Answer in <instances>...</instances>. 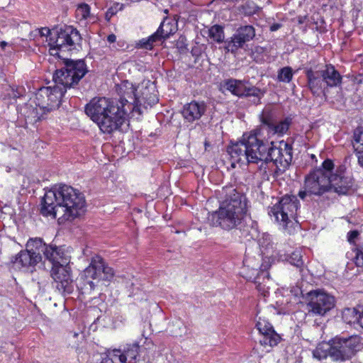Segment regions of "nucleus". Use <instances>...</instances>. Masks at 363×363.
I'll return each instance as SVG.
<instances>
[{
    "label": "nucleus",
    "mask_w": 363,
    "mask_h": 363,
    "mask_svg": "<svg viewBox=\"0 0 363 363\" xmlns=\"http://www.w3.org/2000/svg\"><path fill=\"white\" fill-rule=\"evenodd\" d=\"M250 162L257 164L259 161L267 163L269 150L271 146L268 141L260 137V130L256 129L242 135Z\"/></svg>",
    "instance_id": "nucleus-9"
},
{
    "label": "nucleus",
    "mask_w": 363,
    "mask_h": 363,
    "mask_svg": "<svg viewBox=\"0 0 363 363\" xmlns=\"http://www.w3.org/2000/svg\"><path fill=\"white\" fill-rule=\"evenodd\" d=\"M268 265L262 264L259 269L249 268V267H244L240 272L241 275L246 279L247 281H251L256 285L257 289L266 296L268 292V287L265 284H262L260 279H263L264 281L266 279L268 280L269 277V273L267 271Z\"/></svg>",
    "instance_id": "nucleus-17"
},
{
    "label": "nucleus",
    "mask_w": 363,
    "mask_h": 363,
    "mask_svg": "<svg viewBox=\"0 0 363 363\" xmlns=\"http://www.w3.org/2000/svg\"><path fill=\"white\" fill-rule=\"evenodd\" d=\"M208 36L216 43H222L224 40L223 28L219 25L211 26L208 30Z\"/></svg>",
    "instance_id": "nucleus-36"
},
{
    "label": "nucleus",
    "mask_w": 363,
    "mask_h": 363,
    "mask_svg": "<svg viewBox=\"0 0 363 363\" xmlns=\"http://www.w3.org/2000/svg\"><path fill=\"white\" fill-rule=\"evenodd\" d=\"M50 93V86H43L38 89L35 94V104L39 106L40 109L44 111H48V106H47V99L49 97Z\"/></svg>",
    "instance_id": "nucleus-34"
},
{
    "label": "nucleus",
    "mask_w": 363,
    "mask_h": 363,
    "mask_svg": "<svg viewBox=\"0 0 363 363\" xmlns=\"http://www.w3.org/2000/svg\"><path fill=\"white\" fill-rule=\"evenodd\" d=\"M14 267L18 269H26L34 267L39 263V257L33 255L26 249L20 251L13 259H11Z\"/></svg>",
    "instance_id": "nucleus-24"
},
{
    "label": "nucleus",
    "mask_w": 363,
    "mask_h": 363,
    "mask_svg": "<svg viewBox=\"0 0 363 363\" xmlns=\"http://www.w3.org/2000/svg\"><path fill=\"white\" fill-rule=\"evenodd\" d=\"M354 262L357 267H363V249L356 248L354 250Z\"/></svg>",
    "instance_id": "nucleus-44"
},
{
    "label": "nucleus",
    "mask_w": 363,
    "mask_h": 363,
    "mask_svg": "<svg viewBox=\"0 0 363 363\" xmlns=\"http://www.w3.org/2000/svg\"><path fill=\"white\" fill-rule=\"evenodd\" d=\"M319 70L328 88L337 87L341 84L342 77L333 65H325Z\"/></svg>",
    "instance_id": "nucleus-26"
},
{
    "label": "nucleus",
    "mask_w": 363,
    "mask_h": 363,
    "mask_svg": "<svg viewBox=\"0 0 363 363\" xmlns=\"http://www.w3.org/2000/svg\"><path fill=\"white\" fill-rule=\"evenodd\" d=\"M41 37H46L51 55L61 57V53L77 49L81 42L79 31L72 26H64L60 29L50 30L47 27L38 29Z\"/></svg>",
    "instance_id": "nucleus-4"
},
{
    "label": "nucleus",
    "mask_w": 363,
    "mask_h": 363,
    "mask_svg": "<svg viewBox=\"0 0 363 363\" xmlns=\"http://www.w3.org/2000/svg\"><path fill=\"white\" fill-rule=\"evenodd\" d=\"M67 88L60 84H56L54 86H50V93L49 97L47 99V106H48V111H51L57 108L60 104L61 99L66 92Z\"/></svg>",
    "instance_id": "nucleus-27"
},
{
    "label": "nucleus",
    "mask_w": 363,
    "mask_h": 363,
    "mask_svg": "<svg viewBox=\"0 0 363 363\" xmlns=\"http://www.w3.org/2000/svg\"><path fill=\"white\" fill-rule=\"evenodd\" d=\"M100 363H126V357L121 354V350H108Z\"/></svg>",
    "instance_id": "nucleus-31"
},
{
    "label": "nucleus",
    "mask_w": 363,
    "mask_h": 363,
    "mask_svg": "<svg viewBox=\"0 0 363 363\" xmlns=\"http://www.w3.org/2000/svg\"><path fill=\"white\" fill-rule=\"evenodd\" d=\"M357 157L358 164L363 168V151H354Z\"/></svg>",
    "instance_id": "nucleus-45"
},
{
    "label": "nucleus",
    "mask_w": 363,
    "mask_h": 363,
    "mask_svg": "<svg viewBox=\"0 0 363 363\" xmlns=\"http://www.w3.org/2000/svg\"><path fill=\"white\" fill-rule=\"evenodd\" d=\"M244 81L230 78L225 79L221 83V86L232 94L242 97L244 93Z\"/></svg>",
    "instance_id": "nucleus-30"
},
{
    "label": "nucleus",
    "mask_w": 363,
    "mask_h": 363,
    "mask_svg": "<svg viewBox=\"0 0 363 363\" xmlns=\"http://www.w3.org/2000/svg\"><path fill=\"white\" fill-rule=\"evenodd\" d=\"M307 195H310V194H309V192L306 189L304 191H300L298 193L299 197L302 199H304Z\"/></svg>",
    "instance_id": "nucleus-48"
},
{
    "label": "nucleus",
    "mask_w": 363,
    "mask_h": 363,
    "mask_svg": "<svg viewBox=\"0 0 363 363\" xmlns=\"http://www.w3.org/2000/svg\"><path fill=\"white\" fill-rule=\"evenodd\" d=\"M294 72L291 67H284L278 71L277 79L279 82L289 83L293 78Z\"/></svg>",
    "instance_id": "nucleus-39"
},
{
    "label": "nucleus",
    "mask_w": 363,
    "mask_h": 363,
    "mask_svg": "<svg viewBox=\"0 0 363 363\" xmlns=\"http://www.w3.org/2000/svg\"><path fill=\"white\" fill-rule=\"evenodd\" d=\"M135 283L133 281V280L132 281H127L126 282V287L127 288H130V289H133L134 288V286H135Z\"/></svg>",
    "instance_id": "nucleus-51"
},
{
    "label": "nucleus",
    "mask_w": 363,
    "mask_h": 363,
    "mask_svg": "<svg viewBox=\"0 0 363 363\" xmlns=\"http://www.w3.org/2000/svg\"><path fill=\"white\" fill-rule=\"evenodd\" d=\"M45 258L52 263V267L67 264L71 258L69 247L48 245Z\"/></svg>",
    "instance_id": "nucleus-19"
},
{
    "label": "nucleus",
    "mask_w": 363,
    "mask_h": 363,
    "mask_svg": "<svg viewBox=\"0 0 363 363\" xmlns=\"http://www.w3.org/2000/svg\"><path fill=\"white\" fill-rule=\"evenodd\" d=\"M307 18L306 16H299L297 17V21L299 24H303L306 22Z\"/></svg>",
    "instance_id": "nucleus-50"
},
{
    "label": "nucleus",
    "mask_w": 363,
    "mask_h": 363,
    "mask_svg": "<svg viewBox=\"0 0 363 363\" xmlns=\"http://www.w3.org/2000/svg\"><path fill=\"white\" fill-rule=\"evenodd\" d=\"M117 91L119 99L94 97L84 108L86 114L106 134L119 130L130 116H140L144 108L159 101L156 86L150 80L137 85L123 82Z\"/></svg>",
    "instance_id": "nucleus-1"
},
{
    "label": "nucleus",
    "mask_w": 363,
    "mask_h": 363,
    "mask_svg": "<svg viewBox=\"0 0 363 363\" xmlns=\"http://www.w3.org/2000/svg\"><path fill=\"white\" fill-rule=\"evenodd\" d=\"M256 328L261 334L259 342L262 345L274 347L281 340L280 335L276 333L272 325L266 319L259 318Z\"/></svg>",
    "instance_id": "nucleus-18"
},
{
    "label": "nucleus",
    "mask_w": 363,
    "mask_h": 363,
    "mask_svg": "<svg viewBox=\"0 0 363 363\" xmlns=\"http://www.w3.org/2000/svg\"><path fill=\"white\" fill-rule=\"evenodd\" d=\"M177 30V25L174 20L165 17L160 23L155 34H157L160 40L168 38Z\"/></svg>",
    "instance_id": "nucleus-28"
},
{
    "label": "nucleus",
    "mask_w": 363,
    "mask_h": 363,
    "mask_svg": "<svg viewBox=\"0 0 363 363\" xmlns=\"http://www.w3.org/2000/svg\"><path fill=\"white\" fill-rule=\"evenodd\" d=\"M334 168V164L332 160L327 159L323 161L320 168L315 169V170H320L328 177H331L334 174H332Z\"/></svg>",
    "instance_id": "nucleus-41"
},
{
    "label": "nucleus",
    "mask_w": 363,
    "mask_h": 363,
    "mask_svg": "<svg viewBox=\"0 0 363 363\" xmlns=\"http://www.w3.org/2000/svg\"><path fill=\"white\" fill-rule=\"evenodd\" d=\"M107 40L110 43H115L116 40V36L114 34L108 35L107 37Z\"/></svg>",
    "instance_id": "nucleus-49"
},
{
    "label": "nucleus",
    "mask_w": 363,
    "mask_h": 363,
    "mask_svg": "<svg viewBox=\"0 0 363 363\" xmlns=\"http://www.w3.org/2000/svg\"><path fill=\"white\" fill-rule=\"evenodd\" d=\"M139 343L135 342L132 344H127L123 349V352L121 351V354L126 357V361L129 359V363H135L139 356Z\"/></svg>",
    "instance_id": "nucleus-33"
},
{
    "label": "nucleus",
    "mask_w": 363,
    "mask_h": 363,
    "mask_svg": "<svg viewBox=\"0 0 363 363\" xmlns=\"http://www.w3.org/2000/svg\"><path fill=\"white\" fill-rule=\"evenodd\" d=\"M281 25L280 23H273L270 26V30L271 31H276L279 30L281 28Z\"/></svg>",
    "instance_id": "nucleus-47"
},
{
    "label": "nucleus",
    "mask_w": 363,
    "mask_h": 363,
    "mask_svg": "<svg viewBox=\"0 0 363 363\" xmlns=\"http://www.w3.org/2000/svg\"><path fill=\"white\" fill-rule=\"evenodd\" d=\"M115 275L114 270L99 255L91 258L89 265L83 271L77 287L82 294H91L99 281L110 282Z\"/></svg>",
    "instance_id": "nucleus-5"
},
{
    "label": "nucleus",
    "mask_w": 363,
    "mask_h": 363,
    "mask_svg": "<svg viewBox=\"0 0 363 363\" xmlns=\"http://www.w3.org/2000/svg\"><path fill=\"white\" fill-rule=\"evenodd\" d=\"M255 36V30L252 26H240L236 33L226 42L225 49L232 53H235L239 48L243 47L245 43L252 40Z\"/></svg>",
    "instance_id": "nucleus-16"
},
{
    "label": "nucleus",
    "mask_w": 363,
    "mask_h": 363,
    "mask_svg": "<svg viewBox=\"0 0 363 363\" xmlns=\"http://www.w3.org/2000/svg\"><path fill=\"white\" fill-rule=\"evenodd\" d=\"M361 313L355 308H347L342 311V319L347 324H359Z\"/></svg>",
    "instance_id": "nucleus-35"
},
{
    "label": "nucleus",
    "mask_w": 363,
    "mask_h": 363,
    "mask_svg": "<svg viewBox=\"0 0 363 363\" xmlns=\"http://www.w3.org/2000/svg\"><path fill=\"white\" fill-rule=\"evenodd\" d=\"M352 184L350 178L345 177L342 173H336L330 177V191L333 189L339 195L347 194Z\"/></svg>",
    "instance_id": "nucleus-23"
},
{
    "label": "nucleus",
    "mask_w": 363,
    "mask_h": 363,
    "mask_svg": "<svg viewBox=\"0 0 363 363\" xmlns=\"http://www.w3.org/2000/svg\"><path fill=\"white\" fill-rule=\"evenodd\" d=\"M227 152L230 157V165L233 168L235 167L236 164L251 163V162H250V157H248V152H247L243 138H242L241 140L234 143H232L228 145L227 147Z\"/></svg>",
    "instance_id": "nucleus-20"
},
{
    "label": "nucleus",
    "mask_w": 363,
    "mask_h": 363,
    "mask_svg": "<svg viewBox=\"0 0 363 363\" xmlns=\"http://www.w3.org/2000/svg\"><path fill=\"white\" fill-rule=\"evenodd\" d=\"M48 245H46L43 239L35 238H30L26 243V250L33 255L39 257V262L42 260V254L45 257V250Z\"/></svg>",
    "instance_id": "nucleus-29"
},
{
    "label": "nucleus",
    "mask_w": 363,
    "mask_h": 363,
    "mask_svg": "<svg viewBox=\"0 0 363 363\" xmlns=\"http://www.w3.org/2000/svg\"><path fill=\"white\" fill-rule=\"evenodd\" d=\"M6 45H7V43L5 41H2L0 43V45L2 48H4Z\"/></svg>",
    "instance_id": "nucleus-54"
},
{
    "label": "nucleus",
    "mask_w": 363,
    "mask_h": 363,
    "mask_svg": "<svg viewBox=\"0 0 363 363\" xmlns=\"http://www.w3.org/2000/svg\"><path fill=\"white\" fill-rule=\"evenodd\" d=\"M90 6L85 3L78 5L76 9V16L80 20H86L90 16Z\"/></svg>",
    "instance_id": "nucleus-40"
},
{
    "label": "nucleus",
    "mask_w": 363,
    "mask_h": 363,
    "mask_svg": "<svg viewBox=\"0 0 363 363\" xmlns=\"http://www.w3.org/2000/svg\"><path fill=\"white\" fill-rule=\"evenodd\" d=\"M160 38L157 36V34L154 33L148 38H143L138 42L136 43V47L138 48L145 49V50H152L153 48V44L156 41H159Z\"/></svg>",
    "instance_id": "nucleus-37"
},
{
    "label": "nucleus",
    "mask_w": 363,
    "mask_h": 363,
    "mask_svg": "<svg viewBox=\"0 0 363 363\" xmlns=\"http://www.w3.org/2000/svg\"><path fill=\"white\" fill-rule=\"evenodd\" d=\"M308 87L314 96H320L322 94L325 95L328 90L323 77L321 76L320 70L314 71L312 69H307L306 72Z\"/></svg>",
    "instance_id": "nucleus-21"
},
{
    "label": "nucleus",
    "mask_w": 363,
    "mask_h": 363,
    "mask_svg": "<svg viewBox=\"0 0 363 363\" xmlns=\"http://www.w3.org/2000/svg\"><path fill=\"white\" fill-rule=\"evenodd\" d=\"M235 229L239 230L241 233L240 236L246 238L247 240L256 239L258 237L257 223L250 217H248L247 213L244 216L240 225L236 227Z\"/></svg>",
    "instance_id": "nucleus-25"
},
{
    "label": "nucleus",
    "mask_w": 363,
    "mask_h": 363,
    "mask_svg": "<svg viewBox=\"0 0 363 363\" xmlns=\"http://www.w3.org/2000/svg\"><path fill=\"white\" fill-rule=\"evenodd\" d=\"M261 129L267 130L269 135L281 136L289 128L291 119L289 118L277 123L269 111H264L260 115Z\"/></svg>",
    "instance_id": "nucleus-15"
},
{
    "label": "nucleus",
    "mask_w": 363,
    "mask_h": 363,
    "mask_svg": "<svg viewBox=\"0 0 363 363\" xmlns=\"http://www.w3.org/2000/svg\"><path fill=\"white\" fill-rule=\"evenodd\" d=\"M353 147L354 151H363V127L357 128L353 133Z\"/></svg>",
    "instance_id": "nucleus-38"
},
{
    "label": "nucleus",
    "mask_w": 363,
    "mask_h": 363,
    "mask_svg": "<svg viewBox=\"0 0 363 363\" xmlns=\"http://www.w3.org/2000/svg\"><path fill=\"white\" fill-rule=\"evenodd\" d=\"M348 240L351 242L357 238L359 233L357 230H352L348 233Z\"/></svg>",
    "instance_id": "nucleus-46"
},
{
    "label": "nucleus",
    "mask_w": 363,
    "mask_h": 363,
    "mask_svg": "<svg viewBox=\"0 0 363 363\" xmlns=\"http://www.w3.org/2000/svg\"><path fill=\"white\" fill-rule=\"evenodd\" d=\"M51 276L56 289L62 294H70L74 291V283L71 277V269L67 264L52 267Z\"/></svg>",
    "instance_id": "nucleus-13"
},
{
    "label": "nucleus",
    "mask_w": 363,
    "mask_h": 363,
    "mask_svg": "<svg viewBox=\"0 0 363 363\" xmlns=\"http://www.w3.org/2000/svg\"><path fill=\"white\" fill-rule=\"evenodd\" d=\"M243 92V96H255L259 99L263 96L261 89L255 86H247L245 83L244 84Z\"/></svg>",
    "instance_id": "nucleus-42"
},
{
    "label": "nucleus",
    "mask_w": 363,
    "mask_h": 363,
    "mask_svg": "<svg viewBox=\"0 0 363 363\" xmlns=\"http://www.w3.org/2000/svg\"><path fill=\"white\" fill-rule=\"evenodd\" d=\"M222 194L224 198L219 208L209 215L208 219L211 225L229 231L240 225L247 212V199L233 185L223 187Z\"/></svg>",
    "instance_id": "nucleus-3"
},
{
    "label": "nucleus",
    "mask_w": 363,
    "mask_h": 363,
    "mask_svg": "<svg viewBox=\"0 0 363 363\" xmlns=\"http://www.w3.org/2000/svg\"><path fill=\"white\" fill-rule=\"evenodd\" d=\"M269 240V236L266 238H263L262 240H259V244L261 247L262 253L265 255L266 257H269L278 260H287L291 264L299 269L300 272L303 270V261L302 259L301 252L299 250H296L289 256L286 255H279V252H274L273 250V245L270 242L265 244V240Z\"/></svg>",
    "instance_id": "nucleus-14"
},
{
    "label": "nucleus",
    "mask_w": 363,
    "mask_h": 363,
    "mask_svg": "<svg viewBox=\"0 0 363 363\" xmlns=\"http://www.w3.org/2000/svg\"><path fill=\"white\" fill-rule=\"evenodd\" d=\"M77 335H78V333H74V337H77Z\"/></svg>",
    "instance_id": "nucleus-56"
},
{
    "label": "nucleus",
    "mask_w": 363,
    "mask_h": 363,
    "mask_svg": "<svg viewBox=\"0 0 363 363\" xmlns=\"http://www.w3.org/2000/svg\"><path fill=\"white\" fill-rule=\"evenodd\" d=\"M313 357L319 361L325 359L327 357L331 359L330 342H321L317 345L312 352Z\"/></svg>",
    "instance_id": "nucleus-32"
},
{
    "label": "nucleus",
    "mask_w": 363,
    "mask_h": 363,
    "mask_svg": "<svg viewBox=\"0 0 363 363\" xmlns=\"http://www.w3.org/2000/svg\"><path fill=\"white\" fill-rule=\"evenodd\" d=\"M331 360L345 362L351 360L363 347L362 338L358 335L347 337L336 336L330 340Z\"/></svg>",
    "instance_id": "nucleus-7"
},
{
    "label": "nucleus",
    "mask_w": 363,
    "mask_h": 363,
    "mask_svg": "<svg viewBox=\"0 0 363 363\" xmlns=\"http://www.w3.org/2000/svg\"><path fill=\"white\" fill-rule=\"evenodd\" d=\"M304 189L310 195L322 196L330 191V177L320 170H313L305 178Z\"/></svg>",
    "instance_id": "nucleus-12"
},
{
    "label": "nucleus",
    "mask_w": 363,
    "mask_h": 363,
    "mask_svg": "<svg viewBox=\"0 0 363 363\" xmlns=\"http://www.w3.org/2000/svg\"><path fill=\"white\" fill-rule=\"evenodd\" d=\"M269 150V156L267 163L272 162L276 166L275 173L281 174L284 173L289 167L292 160V147L288 143L281 141L279 146H276L273 143Z\"/></svg>",
    "instance_id": "nucleus-11"
},
{
    "label": "nucleus",
    "mask_w": 363,
    "mask_h": 363,
    "mask_svg": "<svg viewBox=\"0 0 363 363\" xmlns=\"http://www.w3.org/2000/svg\"><path fill=\"white\" fill-rule=\"evenodd\" d=\"M300 208V203L295 196L286 195L274 206L269 208V215L284 229L295 220Z\"/></svg>",
    "instance_id": "nucleus-8"
},
{
    "label": "nucleus",
    "mask_w": 363,
    "mask_h": 363,
    "mask_svg": "<svg viewBox=\"0 0 363 363\" xmlns=\"http://www.w3.org/2000/svg\"><path fill=\"white\" fill-rule=\"evenodd\" d=\"M85 207L84 194L66 184L55 185L47 191L41 201L40 213L43 216L55 218L58 215L64 220H73Z\"/></svg>",
    "instance_id": "nucleus-2"
},
{
    "label": "nucleus",
    "mask_w": 363,
    "mask_h": 363,
    "mask_svg": "<svg viewBox=\"0 0 363 363\" xmlns=\"http://www.w3.org/2000/svg\"><path fill=\"white\" fill-rule=\"evenodd\" d=\"M113 14H114V13H113V11H111V10H108V11L106 12V17L109 18H111Z\"/></svg>",
    "instance_id": "nucleus-53"
},
{
    "label": "nucleus",
    "mask_w": 363,
    "mask_h": 363,
    "mask_svg": "<svg viewBox=\"0 0 363 363\" xmlns=\"http://www.w3.org/2000/svg\"><path fill=\"white\" fill-rule=\"evenodd\" d=\"M57 57L62 59L63 66L53 74L55 84H60L65 88H71L78 84L88 72L84 60H71L65 57L62 54L61 57Z\"/></svg>",
    "instance_id": "nucleus-6"
},
{
    "label": "nucleus",
    "mask_w": 363,
    "mask_h": 363,
    "mask_svg": "<svg viewBox=\"0 0 363 363\" xmlns=\"http://www.w3.org/2000/svg\"><path fill=\"white\" fill-rule=\"evenodd\" d=\"M306 299L308 313L313 315H325L335 304L334 296L320 289L309 291Z\"/></svg>",
    "instance_id": "nucleus-10"
},
{
    "label": "nucleus",
    "mask_w": 363,
    "mask_h": 363,
    "mask_svg": "<svg viewBox=\"0 0 363 363\" xmlns=\"http://www.w3.org/2000/svg\"><path fill=\"white\" fill-rule=\"evenodd\" d=\"M359 325L363 328V311L361 312V315H360L359 324Z\"/></svg>",
    "instance_id": "nucleus-52"
},
{
    "label": "nucleus",
    "mask_w": 363,
    "mask_h": 363,
    "mask_svg": "<svg viewBox=\"0 0 363 363\" xmlns=\"http://www.w3.org/2000/svg\"><path fill=\"white\" fill-rule=\"evenodd\" d=\"M260 281H261V282H262V283H263L262 284H265V286H266L267 287H268V286H267V283H268V281H269V279L268 280H267V279H266L264 281H263V279H260Z\"/></svg>",
    "instance_id": "nucleus-55"
},
{
    "label": "nucleus",
    "mask_w": 363,
    "mask_h": 363,
    "mask_svg": "<svg viewBox=\"0 0 363 363\" xmlns=\"http://www.w3.org/2000/svg\"><path fill=\"white\" fill-rule=\"evenodd\" d=\"M259 8L252 1H247L242 6V12L247 16H251L258 11Z\"/></svg>",
    "instance_id": "nucleus-43"
},
{
    "label": "nucleus",
    "mask_w": 363,
    "mask_h": 363,
    "mask_svg": "<svg viewBox=\"0 0 363 363\" xmlns=\"http://www.w3.org/2000/svg\"><path fill=\"white\" fill-rule=\"evenodd\" d=\"M206 108L204 101H192L184 106L182 114L186 121L192 123L201 118L206 111Z\"/></svg>",
    "instance_id": "nucleus-22"
}]
</instances>
